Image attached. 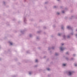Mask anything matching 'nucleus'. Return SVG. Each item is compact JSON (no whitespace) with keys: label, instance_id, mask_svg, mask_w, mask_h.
<instances>
[{"label":"nucleus","instance_id":"nucleus-1","mask_svg":"<svg viewBox=\"0 0 77 77\" xmlns=\"http://www.w3.org/2000/svg\"><path fill=\"white\" fill-rule=\"evenodd\" d=\"M60 49L61 51H62V50H64V48H60Z\"/></svg>","mask_w":77,"mask_h":77},{"label":"nucleus","instance_id":"nucleus-2","mask_svg":"<svg viewBox=\"0 0 77 77\" xmlns=\"http://www.w3.org/2000/svg\"><path fill=\"white\" fill-rule=\"evenodd\" d=\"M69 75H71V74H72V72H69Z\"/></svg>","mask_w":77,"mask_h":77},{"label":"nucleus","instance_id":"nucleus-3","mask_svg":"<svg viewBox=\"0 0 77 77\" xmlns=\"http://www.w3.org/2000/svg\"><path fill=\"white\" fill-rule=\"evenodd\" d=\"M67 28L69 29H70L71 28V27H70V26H67Z\"/></svg>","mask_w":77,"mask_h":77},{"label":"nucleus","instance_id":"nucleus-4","mask_svg":"<svg viewBox=\"0 0 77 77\" xmlns=\"http://www.w3.org/2000/svg\"><path fill=\"white\" fill-rule=\"evenodd\" d=\"M10 42V44L11 45H12V42Z\"/></svg>","mask_w":77,"mask_h":77},{"label":"nucleus","instance_id":"nucleus-5","mask_svg":"<svg viewBox=\"0 0 77 77\" xmlns=\"http://www.w3.org/2000/svg\"><path fill=\"white\" fill-rule=\"evenodd\" d=\"M65 65H66V64H63V66H65Z\"/></svg>","mask_w":77,"mask_h":77},{"label":"nucleus","instance_id":"nucleus-6","mask_svg":"<svg viewBox=\"0 0 77 77\" xmlns=\"http://www.w3.org/2000/svg\"><path fill=\"white\" fill-rule=\"evenodd\" d=\"M38 62V60H35V62Z\"/></svg>","mask_w":77,"mask_h":77},{"label":"nucleus","instance_id":"nucleus-7","mask_svg":"<svg viewBox=\"0 0 77 77\" xmlns=\"http://www.w3.org/2000/svg\"><path fill=\"white\" fill-rule=\"evenodd\" d=\"M48 69V71H49V70H50V69L48 68V69Z\"/></svg>","mask_w":77,"mask_h":77},{"label":"nucleus","instance_id":"nucleus-8","mask_svg":"<svg viewBox=\"0 0 77 77\" xmlns=\"http://www.w3.org/2000/svg\"><path fill=\"white\" fill-rule=\"evenodd\" d=\"M58 36H60V34H58Z\"/></svg>","mask_w":77,"mask_h":77},{"label":"nucleus","instance_id":"nucleus-9","mask_svg":"<svg viewBox=\"0 0 77 77\" xmlns=\"http://www.w3.org/2000/svg\"><path fill=\"white\" fill-rule=\"evenodd\" d=\"M62 13H64V11H62Z\"/></svg>","mask_w":77,"mask_h":77},{"label":"nucleus","instance_id":"nucleus-10","mask_svg":"<svg viewBox=\"0 0 77 77\" xmlns=\"http://www.w3.org/2000/svg\"><path fill=\"white\" fill-rule=\"evenodd\" d=\"M61 45H64V44H61Z\"/></svg>","mask_w":77,"mask_h":77},{"label":"nucleus","instance_id":"nucleus-11","mask_svg":"<svg viewBox=\"0 0 77 77\" xmlns=\"http://www.w3.org/2000/svg\"><path fill=\"white\" fill-rule=\"evenodd\" d=\"M57 15H59V13H57Z\"/></svg>","mask_w":77,"mask_h":77},{"label":"nucleus","instance_id":"nucleus-12","mask_svg":"<svg viewBox=\"0 0 77 77\" xmlns=\"http://www.w3.org/2000/svg\"><path fill=\"white\" fill-rule=\"evenodd\" d=\"M75 66H77V64H75Z\"/></svg>","mask_w":77,"mask_h":77},{"label":"nucleus","instance_id":"nucleus-13","mask_svg":"<svg viewBox=\"0 0 77 77\" xmlns=\"http://www.w3.org/2000/svg\"><path fill=\"white\" fill-rule=\"evenodd\" d=\"M29 74H31V72H30L29 73Z\"/></svg>","mask_w":77,"mask_h":77},{"label":"nucleus","instance_id":"nucleus-14","mask_svg":"<svg viewBox=\"0 0 77 77\" xmlns=\"http://www.w3.org/2000/svg\"><path fill=\"white\" fill-rule=\"evenodd\" d=\"M66 54H68V52H67L66 53Z\"/></svg>","mask_w":77,"mask_h":77},{"label":"nucleus","instance_id":"nucleus-15","mask_svg":"<svg viewBox=\"0 0 77 77\" xmlns=\"http://www.w3.org/2000/svg\"><path fill=\"white\" fill-rule=\"evenodd\" d=\"M58 0V1H59V0Z\"/></svg>","mask_w":77,"mask_h":77},{"label":"nucleus","instance_id":"nucleus-16","mask_svg":"<svg viewBox=\"0 0 77 77\" xmlns=\"http://www.w3.org/2000/svg\"><path fill=\"white\" fill-rule=\"evenodd\" d=\"M54 8H56V7H54Z\"/></svg>","mask_w":77,"mask_h":77},{"label":"nucleus","instance_id":"nucleus-17","mask_svg":"<svg viewBox=\"0 0 77 77\" xmlns=\"http://www.w3.org/2000/svg\"><path fill=\"white\" fill-rule=\"evenodd\" d=\"M62 29H63V28H62Z\"/></svg>","mask_w":77,"mask_h":77}]
</instances>
